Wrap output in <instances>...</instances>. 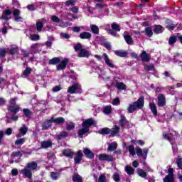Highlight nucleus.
<instances>
[{
  "label": "nucleus",
  "mask_w": 182,
  "mask_h": 182,
  "mask_svg": "<svg viewBox=\"0 0 182 182\" xmlns=\"http://www.w3.org/2000/svg\"><path fill=\"white\" fill-rule=\"evenodd\" d=\"M67 136H68V132H60L58 135H57V138L59 140H62V139H63V137H66Z\"/></svg>",
  "instance_id": "obj_53"
},
{
  "label": "nucleus",
  "mask_w": 182,
  "mask_h": 182,
  "mask_svg": "<svg viewBox=\"0 0 182 182\" xmlns=\"http://www.w3.org/2000/svg\"><path fill=\"white\" fill-rule=\"evenodd\" d=\"M20 134H22V136H25L26 133H28V127L26 126L23 125L20 129H19Z\"/></svg>",
  "instance_id": "obj_40"
},
{
  "label": "nucleus",
  "mask_w": 182,
  "mask_h": 182,
  "mask_svg": "<svg viewBox=\"0 0 182 182\" xmlns=\"http://www.w3.org/2000/svg\"><path fill=\"white\" fill-rule=\"evenodd\" d=\"M144 69L146 70V72H154V65L149 64V65H144Z\"/></svg>",
  "instance_id": "obj_37"
},
{
  "label": "nucleus",
  "mask_w": 182,
  "mask_h": 182,
  "mask_svg": "<svg viewBox=\"0 0 182 182\" xmlns=\"http://www.w3.org/2000/svg\"><path fill=\"white\" fill-rule=\"evenodd\" d=\"M6 55V50H5V48H0V57L4 58Z\"/></svg>",
  "instance_id": "obj_63"
},
{
  "label": "nucleus",
  "mask_w": 182,
  "mask_h": 182,
  "mask_svg": "<svg viewBox=\"0 0 182 182\" xmlns=\"http://www.w3.org/2000/svg\"><path fill=\"white\" fill-rule=\"evenodd\" d=\"M73 182H83V178L79 173H74L73 176Z\"/></svg>",
  "instance_id": "obj_26"
},
{
  "label": "nucleus",
  "mask_w": 182,
  "mask_h": 182,
  "mask_svg": "<svg viewBox=\"0 0 182 182\" xmlns=\"http://www.w3.org/2000/svg\"><path fill=\"white\" fill-rule=\"evenodd\" d=\"M119 126L123 129H128L129 126H130V124H129V121H127L124 115L120 116Z\"/></svg>",
  "instance_id": "obj_9"
},
{
  "label": "nucleus",
  "mask_w": 182,
  "mask_h": 182,
  "mask_svg": "<svg viewBox=\"0 0 182 182\" xmlns=\"http://www.w3.org/2000/svg\"><path fill=\"white\" fill-rule=\"evenodd\" d=\"M174 133V134H173ZM178 136V132L176 131H173L172 133H164L163 134V137L166 140H168V141L172 144V146L174 144V142L176 141V138Z\"/></svg>",
  "instance_id": "obj_4"
},
{
  "label": "nucleus",
  "mask_w": 182,
  "mask_h": 182,
  "mask_svg": "<svg viewBox=\"0 0 182 182\" xmlns=\"http://www.w3.org/2000/svg\"><path fill=\"white\" fill-rule=\"evenodd\" d=\"M13 15L14 16V21L16 22H23V18L20 16L21 11L19 9H15L13 11Z\"/></svg>",
  "instance_id": "obj_10"
},
{
  "label": "nucleus",
  "mask_w": 182,
  "mask_h": 182,
  "mask_svg": "<svg viewBox=\"0 0 182 182\" xmlns=\"http://www.w3.org/2000/svg\"><path fill=\"white\" fill-rule=\"evenodd\" d=\"M9 112H11L14 114H16L19 110H21V107L19 105H9L8 107Z\"/></svg>",
  "instance_id": "obj_17"
},
{
  "label": "nucleus",
  "mask_w": 182,
  "mask_h": 182,
  "mask_svg": "<svg viewBox=\"0 0 182 182\" xmlns=\"http://www.w3.org/2000/svg\"><path fill=\"white\" fill-rule=\"evenodd\" d=\"M11 15H12V11L10 9L6 10L3 11L1 18L4 21H9Z\"/></svg>",
  "instance_id": "obj_16"
},
{
  "label": "nucleus",
  "mask_w": 182,
  "mask_h": 182,
  "mask_svg": "<svg viewBox=\"0 0 182 182\" xmlns=\"http://www.w3.org/2000/svg\"><path fill=\"white\" fill-rule=\"evenodd\" d=\"M62 153L63 156H65V157H69L70 159H73V156L75 154V153L70 149L63 150Z\"/></svg>",
  "instance_id": "obj_18"
},
{
  "label": "nucleus",
  "mask_w": 182,
  "mask_h": 182,
  "mask_svg": "<svg viewBox=\"0 0 182 182\" xmlns=\"http://www.w3.org/2000/svg\"><path fill=\"white\" fill-rule=\"evenodd\" d=\"M60 36L63 39H69V38H70V36H69V34H68L66 33H61Z\"/></svg>",
  "instance_id": "obj_62"
},
{
  "label": "nucleus",
  "mask_w": 182,
  "mask_h": 182,
  "mask_svg": "<svg viewBox=\"0 0 182 182\" xmlns=\"http://www.w3.org/2000/svg\"><path fill=\"white\" fill-rule=\"evenodd\" d=\"M50 176L53 180H58L59 177H60V173L53 171V172H50Z\"/></svg>",
  "instance_id": "obj_34"
},
{
  "label": "nucleus",
  "mask_w": 182,
  "mask_h": 182,
  "mask_svg": "<svg viewBox=\"0 0 182 182\" xmlns=\"http://www.w3.org/2000/svg\"><path fill=\"white\" fill-rule=\"evenodd\" d=\"M79 38H80V39H90L92 38V33L84 31L80 33Z\"/></svg>",
  "instance_id": "obj_22"
},
{
  "label": "nucleus",
  "mask_w": 182,
  "mask_h": 182,
  "mask_svg": "<svg viewBox=\"0 0 182 182\" xmlns=\"http://www.w3.org/2000/svg\"><path fill=\"white\" fill-rule=\"evenodd\" d=\"M102 112L105 114H110V113H112V106L111 105H107V106L103 107V111Z\"/></svg>",
  "instance_id": "obj_32"
},
{
  "label": "nucleus",
  "mask_w": 182,
  "mask_h": 182,
  "mask_svg": "<svg viewBox=\"0 0 182 182\" xmlns=\"http://www.w3.org/2000/svg\"><path fill=\"white\" fill-rule=\"evenodd\" d=\"M50 126H52V121L47 120L46 122L43 123V128H44L45 130H48V129H49Z\"/></svg>",
  "instance_id": "obj_45"
},
{
  "label": "nucleus",
  "mask_w": 182,
  "mask_h": 182,
  "mask_svg": "<svg viewBox=\"0 0 182 182\" xmlns=\"http://www.w3.org/2000/svg\"><path fill=\"white\" fill-rule=\"evenodd\" d=\"M115 87L119 90H126V84L122 82H117L115 84Z\"/></svg>",
  "instance_id": "obj_27"
},
{
  "label": "nucleus",
  "mask_w": 182,
  "mask_h": 182,
  "mask_svg": "<svg viewBox=\"0 0 182 182\" xmlns=\"http://www.w3.org/2000/svg\"><path fill=\"white\" fill-rule=\"evenodd\" d=\"M11 157L12 159H16V157L21 159V157H22V154H21V151L13 152L11 154Z\"/></svg>",
  "instance_id": "obj_52"
},
{
  "label": "nucleus",
  "mask_w": 182,
  "mask_h": 182,
  "mask_svg": "<svg viewBox=\"0 0 182 182\" xmlns=\"http://www.w3.org/2000/svg\"><path fill=\"white\" fill-rule=\"evenodd\" d=\"M128 150L131 156H136V151L134 150V146L129 145L128 146Z\"/></svg>",
  "instance_id": "obj_46"
},
{
  "label": "nucleus",
  "mask_w": 182,
  "mask_h": 182,
  "mask_svg": "<svg viewBox=\"0 0 182 182\" xmlns=\"http://www.w3.org/2000/svg\"><path fill=\"white\" fill-rule=\"evenodd\" d=\"M164 31V28L161 25H156L154 27V33L159 34L162 33Z\"/></svg>",
  "instance_id": "obj_23"
},
{
  "label": "nucleus",
  "mask_w": 182,
  "mask_h": 182,
  "mask_svg": "<svg viewBox=\"0 0 182 182\" xmlns=\"http://www.w3.org/2000/svg\"><path fill=\"white\" fill-rule=\"evenodd\" d=\"M149 107H150L154 116H157V107L156 106V104H154L153 102H150Z\"/></svg>",
  "instance_id": "obj_29"
},
{
  "label": "nucleus",
  "mask_w": 182,
  "mask_h": 182,
  "mask_svg": "<svg viewBox=\"0 0 182 182\" xmlns=\"http://www.w3.org/2000/svg\"><path fill=\"white\" fill-rule=\"evenodd\" d=\"M103 59L106 63L107 65L109 66V68H112V69L114 68V64L111 61L110 58H109V55L107 54L104 53L103 54Z\"/></svg>",
  "instance_id": "obj_14"
},
{
  "label": "nucleus",
  "mask_w": 182,
  "mask_h": 182,
  "mask_svg": "<svg viewBox=\"0 0 182 182\" xmlns=\"http://www.w3.org/2000/svg\"><path fill=\"white\" fill-rule=\"evenodd\" d=\"M90 55V53L87 50L81 49L80 53H78V58H89Z\"/></svg>",
  "instance_id": "obj_20"
},
{
  "label": "nucleus",
  "mask_w": 182,
  "mask_h": 182,
  "mask_svg": "<svg viewBox=\"0 0 182 182\" xmlns=\"http://www.w3.org/2000/svg\"><path fill=\"white\" fill-rule=\"evenodd\" d=\"M119 130H120V128L119 127L114 126V127L110 132L111 136H116V134L119 133Z\"/></svg>",
  "instance_id": "obj_41"
},
{
  "label": "nucleus",
  "mask_w": 182,
  "mask_h": 182,
  "mask_svg": "<svg viewBox=\"0 0 182 182\" xmlns=\"http://www.w3.org/2000/svg\"><path fill=\"white\" fill-rule=\"evenodd\" d=\"M164 182H174V169L171 166L168 169V175L164 178Z\"/></svg>",
  "instance_id": "obj_6"
},
{
  "label": "nucleus",
  "mask_w": 182,
  "mask_h": 182,
  "mask_svg": "<svg viewBox=\"0 0 182 182\" xmlns=\"http://www.w3.org/2000/svg\"><path fill=\"white\" fill-rule=\"evenodd\" d=\"M107 32L108 33H109V35H112V36H117V33L113 29H109Z\"/></svg>",
  "instance_id": "obj_61"
},
{
  "label": "nucleus",
  "mask_w": 182,
  "mask_h": 182,
  "mask_svg": "<svg viewBox=\"0 0 182 182\" xmlns=\"http://www.w3.org/2000/svg\"><path fill=\"white\" fill-rule=\"evenodd\" d=\"M111 132V129L109 128H103L99 131L100 134H109Z\"/></svg>",
  "instance_id": "obj_47"
},
{
  "label": "nucleus",
  "mask_w": 182,
  "mask_h": 182,
  "mask_svg": "<svg viewBox=\"0 0 182 182\" xmlns=\"http://www.w3.org/2000/svg\"><path fill=\"white\" fill-rule=\"evenodd\" d=\"M18 46H13L11 49H10V53L11 55H15L16 53H18Z\"/></svg>",
  "instance_id": "obj_48"
},
{
  "label": "nucleus",
  "mask_w": 182,
  "mask_h": 182,
  "mask_svg": "<svg viewBox=\"0 0 182 182\" xmlns=\"http://www.w3.org/2000/svg\"><path fill=\"white\" fill-rule=\"evenodd\" d=\"M112 178L116 182H119L120 181V175L117 172H115L112 176Z\"/></svg>",
  "instance_id": "obj_54"
},
{
  "label": "nucleus",
  "mask_w": 182,
  "mask_h": 182,
  "mask_svg": "<svg viewBox=\"0 0 182 182\" xmlns=\"http://www.w3.org/2000/svg\"><path fill=\"white\" fill-rule=\"evenodd\" d=\"M117 149V142L114 141L109 144L107 151H114Z\"/></svg>",
  "instance_id": "obj_28"
},
{
  "label": "nucleus",
  "mask_w": 182,
  "mask_h": 182,
  "mask_svg": "<svg viewBox=\"0 0 182 182\" xmlns=\"http://www.w3.org/2000/svg\"><path fill=\"white\" fill-rule=\"evenodd\" d=\"M74 49H75V50H82V44H80V43H77V45H75V46H74Z\"/></svg>",
  "instance_id": "obj_64"
},
{
  "label": "nucleus",
  "mask_w": 182,
  "mask_h": 182,
  "mask_svg": "<svg viewBox=\"0 0 182 182\" xmlns=\"http://www.w3.org/2000/svg\"><path fill=\"white\" fill-rule=\"evenodd\" d=\"M99 160L101 161H107L108 163L110 161H114V158L112 155H109L107 154H100L98 156Z\"/></svg>",
  "instance_id": "obj_8"
},
{
  "label": "nucleus",
  "mask_w": 182,
  "mask_h": 182,
  "mask_svg": "<svg viewBox=\"0 0 182 182\" xmlns=\"http://www.w3.org/2000/svg\"><path fill=\"white\" fill-rule=\"evenodd\" d=\"M124 170L128 176H133V174H134V168H133V167L131 166H126Z\"/></svg>",
  "instance_id": "obj_25"
},
{
  "label": "nucleus",
  "mask_w": 182,
  "mask_h": 182,
  "mask_svg": "<svg viewBox=\"0 0 182 182\" xmlns=\"http://www.w3.org/2000/svg\"><path fill=\"white\" fill-rule=\"evenodd\" d=\"M140 58L142 62H150V59H151L150 54L147 53L145 50L141 52Z\"/></svg>",
  "instance_id": "obj_12"
},
{
  "label": "nucleus",
  "mask_w": 182,
  "mask_h": 182,
  "mask_svg": "<svg viewBox=\"0 0 182 182\" xmlns=\"http://www.w3.org/2000/svg\"><path fill=\"white\" fill-rule=\"evenodd\" d=\"M32 73V69L29 67H26V70L23 71V76H29Z\"/></svg>",
  "instance_id": "obj_51"
},
{
  "label": "nucleus",
  "mask_w": 182,
  "mask_h": 182,
  "mask_svg": "<svg viewBox=\"0 0 182 182\" xmlns=\"http://www.w3.org/2000/svg\"><path fill=\"white\" fill-rule=\"evenodd\" d=\"M124 39L128 45H132L133 43V38L129 34H124Z\"/></svg>",
  "instance_id": "obj_30"
},
{
  "label": "nucleus",
  "mask_w": 182,
  "mask_h": 182,
  "mask_svg": "<svg viewBox=\"0 0 182 182\" xmlns=\"http://www.w3.org/2000/svg\"><path fill=\"white\" fill-rule=\"evenodd\" d=\"M135 151L138 157L141 156L143 157L144 160H146V159H147V153H149V149H144L142 150L141 148L137 146L135 148Z\"/></svg>",
  "instance_id": "obj_7"
},
{
  "label": "nucleus",
  "mask_w": 182,
  "mask_h": 182,
  "mask_svg": "<svg viewBox=\"0 0 182 182\" xmlns=\"http://www.w3.org/2000/svg\"><path fill=\"white\" fill-rule=\"evenodd\" d=\"M26 141V138H20L15 141L16 146H22Z\"/></svg>",
  "instance_id": "obj_39"
},
{
  "label": "nucleus",
  "mask_w": 182,
  "mask_h": 182,
  "mask_svg": "<svg viewBox=\"0 0 182 182\" xmlns=\"http://www.w3.org/2000/svg\"><path fill=\"white\" fill-rule=\"evenodd\" d=\"M143 107H144V97H141L137 101L129 105L128 113H134L135 110L143 109Z\"/></svg>",
  "instance_id": "obj_3"
},
{
  "label": "nucleus",
  "mask_w": 182,
  "mask_h": 182,
  "mask_svg": "<svg viewBox=\"0 0 182 182\" xmlns=\"http://www.w3.org/2000/svg\"><path fill=\"white\" fill-rule=\"evenodd\" d=\"M176 164L179 168L182 170V158L178 156L176 159Z\"/></svg>",
  "instance_id": "obj_56"
},
{
  "label": "nucleus",
  "mask_w": 182,
  "mask_h": 182,
  "mask_svg": "<svg viewBox=\"0 0 182 182\" xmlns=\"http://www.w3.org/2000/svg\"><path fill=\"white\" fill-rule=\"evenodd\" d=\"M36 26L38 32H42V29L43 28V23H42L41 21H36Z\"/></svg>",
  "instance_id": "obj_35"
},
{
  "label": "nucleus",
  "mask_w": 182,
  "mask_h": 182,
  "mask_svg": "<svg viewBox=\"0 0 182 182\" xmlns=\"http://www.w3.org/2000/svg\"><path fill=\"white\" fill-rule=\"evenodd\" d=\"M145 33L147 36L151 38V36H153V30L151 29V27H146L145 28Z\"/></svg>",
  "instance_id": "obj_42"
},
{
  "label": "nucleus",
  "mask_w": 182,
  "mask_h": 182,
  "mask_svg": "<svg viewBox=\"0 0 182 182\" xmlns=\"http://www.w3.org/2000/svg\"><path fill=\"white\" fill-rule=\"evenodd\" d=\"M73 32H75V33H79L80 32V26H73L72 28Z\"/></svg>",
  "instance_id": "obj_60"
},
{
  "label": "nucleus",
  "mask_w": 182,
  "mask_h": 182,
  "mask_svg": "<svg viewBox=\"0 0 182 182\" xmlns=\"http://www.w3.org/2000/svg\"><path fill=\"white\" fill-rule=\"evenodd\" d=\"M67 130H73L75 129V124L73 122L66 124Z\"/></svg>",
  "instance_id": "obj_57"
},
{
  "label": "nucleus",
  "mask_w": 182,
  "mask_h": 182,
  "mask_svg": "<svg viewBox=\"0 0 182 182\" xmlns=\"http://www.w3.org/2000/svg\"><path fill=\"white\" fill-rule=\"evenodd\" d=\"M114 53L117 55V56H119V58H126L129 55L127 51H124L123 50H115Z\"/></svg>",
  "instance_id": "obj_21"
},
{
  "label": "nucleus",
  "mask_w": 182,
  "mask_h": 182,
  "mask_svg": "<svg viewBox=\"0 0 182 182\" xmlns=\"http://www.w3.org/2000/svg\"><path fill=\"white\" fill-rule=\"evenodd\" d=\"M158 106H159V107L166 106V97L163 94H160L158 96Z\"/></svg>",
  "instance_id": "obj_13"
},
{
  "label": "nucleus",
  "mask_w": 182,
  "mask_h": 182,
  "mask_svg": "<svg viewBox=\"0 0 182 182\" xmlns=\"http://www.w3.org/2000/svg\"><path fill=\"white\" fill-rule=\"evenodd\" d=\"M68 63H69V60L68 58H65L57 65V70H65Z\"/></svg>",
  "instance_id": "obj_11"
},
{
  "label": "nucleus",
  "mask_w": 182,
  "mask_h": 182,
  "mask_svg": "<svg viewBox=\"0 0 182 182\" xmlns=\"http://www.w3.org/2000/svg\"><path fill=\"white\" fill-rule=\"evenodd\" d=\"M38 169V164L36 161L28 163L23 169L20 171V174H22L23 177L27 178H32V171Z\"/></svg>",
  "instance_id": "obj_1"
},
{
  "label": "nucleus",
  "mask_w": 182,
  "mask_h": 182,
  "mask_svg": "<svg viewBox=\"0 0 182 182\" xmlns=\"http://www.w3.org/2000/svg\"><path fill=\"white\" fill-rule=\"evenodd\" d=\"M68 93L74 95L75 93H82V87L79 84H73L68 89Z\"/></svg>",
  "instance_id": "obj_5"
},
{
  "label": "nucleus",
  "mask_w": 182,
  "mask_h": 182,
  "mask_svg": "<svg viewBox=\"0 0 182 182\" xmlns=\"http://www.w3.org/2000/svg\"><path fill=\"white\" fill-rule=\"evenodd\" d=\"M95 124V120L93 119L90 118L86 119L82 122V128L78 131L79 137H83L86 133H89L90 126H93Z\"/></svg>",
  "instance_id": "obj_2"
},
{
  "label": "nucleus",
  "mask_w": 182,
  "mask_h": 182,
  "mask_svg": "<svg viewBox=\"0 0 182 182\" xmlns=\"http://www.w3.org/2000/svg\"><path fill=\"white\" fill-rule=\"evenodd\" d=\"M112 29L113 31H117V32H120V26L116 23H113L111 24Z\"/></svg>",
  "instance_id": "obj_49"
},
{
  "label": "nucleus",
  "mask_w": 182,
  "mask_h": 182,
  "mask_svg": "<svg viewBox=\"0 0 182 182\" xmlns=\"http://www.w3.org/2000/svg\"><path fill=\"white\" fill-rule=\"evenodd\" d=\"M176 42H177V37L176 36H172L169 38L168 45H170L171 46L174 45V43H176Z\"/></svg>",
  "instance_id": "obj_38"
},
{
  "label": "nucleus",
  "mask_w": 182,
  "mask_h": 182,
  "mask_svg": "<svg viewBox=\"0 0 182 182\" xmlns=\"http://www.w3.org/2000/svg\"><path fill=\"white\" fill-rule=\"evenodd\" d=\"M83 153L87 159H93L95 157V154L88 148H83Z\"/></svg>",
  "instance_id": "obj_19"
},
{
  "label": "nucleus",
  "mask_w": 182,
  "mask_h": 182,
  "mask_svg": "<svg viewBox=\"0 0 182 182\" xmlns=\"http://www.w3.org/2000/svg\"><path fill=\"white\" fill-rule=\"evenodd\" d=\"M53 123H56V124H62V123L65 122V119L63 117H58L53 120Z\"/></svg>",
  "instance_id": "obj_44"
},
{
  "label": "nucleus",
  "mask_w": 182,
  "mask_h": 182,
  "mask_svg": "<svg viewBox=\"0 0 182 182\" xmlns=\"http://www.w3.org/2000/svg\"><path fill=\"white\" fill-rule=\"evenodd\" d=\"M51 19H52L53 22H55L56 23H59L60 22V18H59L56 16H51Z\"/></svg>",
  "instance_id": "obj_59"
},
{
  "label": "nucleus",
  "mask_w": 182,
  "mask_h": 182,
  "mask_svg": "<svg viewBox=\"0 0 182 182\" xmlns=\"http://www.w3.org/2000/svg\"><path fill=\"white\" fill-rule=\"evenodd\" d=\"M23 112L26 117H31L32 116V112L29 109H23Z\"/></svg>",
  "instance_id": "obj_55"
},
{
  "label": "nucleus",
  "mask_w": 182,
  "mask_h": 182,
  "mask_svg": "<svg viewBox=\"0 0 182 182\" xmlns=\"http://www.w3.org/2000/svg\"><path fill=\"white\" fill-rule=\"evenodd\" d=\"M98 182H107L106 180V174H101L98 178Z\"/></svg>",
  "instance_id": "obj_58"
},
{
  "label": "nucleus",
  "mask_w": 182,
  "mask_h": 182,
  "mask_svg": "<svg viewBox=\"0 0 182 182\" xmlns=\"http://www.w3.org/2000/svg\"><path fill=\"white\" fill-rule=\"evenodd\" d=\"M76 157L74 159L75 164H80L82 159L83 158V153L82 151H78L75 153Z\"/></svg>",
  "instance_id": "obj_15"
},
{
  "label": "nucleus",
  "mask_w": 182,
  "mask_h": 182,
  "mask_svg": "<svg viewBox=\"0 0 182 182\" xmlns=\"http://www.w3.org/2000/svg\"><path fill=\"white\" fill-rule=\"evenodd\" d=\"M49 147H52V141H41V149H49Z\"/></svg>",
  "instance_id": "obj_24"
},
{
  "label": "nucleus",
  "mask_w": 182,
  "mask_h": 182,
  "mask_svg": "<svg viewBox=\"0 0 182 182\" xmlns=\"http://www.w3.org/2000/svg\"><path fill=\"white\" fill-rule=\"evenodd\" d=\"M30 49L31 52H34V53L38 52V50H39V43L32 44Z\"/></svg>",
  "instance_id": "obj_36"
},
{
  "label": "nucleus",
  "mask_w": 182,
  "mask_h": 182,
  "mask_svg": "<svg viewBox=\"0 0 182 182\" xmlns=\"http://www.w3.org/2000/svg\"><path fill=\"white\" fill-rule=\"evenodd\" d=\"M137 173L140 177H143L144 178L147 177V173H146V171L143 169H137Z\"/></svg>",
  "instance_id": "obj_43"
},
{
  "label": "nucleus",
  "mask_w": 182,
  "mask_h": 182,
  "mask_svg": "<svg viewBox=\"0 0 182 182\" xmlns=\"http://www.w3.org/2000/svg\"><path fill=\"white\" fill-rule=\"evenodd\" d=\"M30 39L33 41H39L41 36H39V34H32L30 36Z\"/></svg>",
  "instance_id": "obj_50"
},
{
  "label": "nucleus",
  "mask_w": 182,
  "mask_h": 182,
  "mask_svg": "<svg viewBox=\"0 0 182 182\" xmlns=\"http://www.w3.org/2000/svg\"><path fill=\"white\" fill-rule=\"evenodd\" d=\"M60 62V58L58 57H55L53 59H50L48 62L49 65H58Z\"/></svg>",
  "instance_id": "obj_33"
},
{
  "label": "nucleus",
  "mask_w": 182,
  "mask_h": 182,
  "mask_svg": "<svg viewBox=\"0 0 182 182\" xmlns=\"http://www.w3.org/2000/svg\"><path fill=\"white\" fill-rule=\"evenodd\" d=\"M91 32L95 35H99V27L95 24L90 25Z\"/></svg>",
  "instance_id": "obj_31"
}]
</instances>
